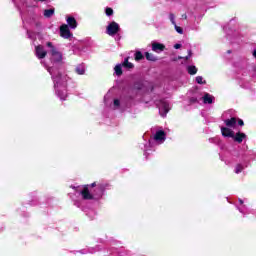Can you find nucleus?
Returning <instances> with one entry per match:
<instances>
[{"label": "nucleus", "instance_id": "obj_1", "mask_svg": "<svg viewBox=\"0 0 256 256\" xmlns=\"http://www.w3.org/2000/svg\"><path fill=\"white\" fill-rule=\"evenodd\" d=\"M46 45L50 49L51 63L53 64L52 67H46V69L54 81V89L57 97H59L61 101H65V99H67V75H61L59 68H57V64L63 61V54L53 46V43L47 42Z\"/></svg>", "mask_w": 256, "mask_h": 256}, {"label": "nucleus", "instance_id": "obj_2", "mask_svg": "<svg viewBox=\"0 0 256 256\" xmlns=\"http://www.w3.org/2000/svg\"><path fill=\"white\" fill-rule=\"evenodd\" d=\"M105 187V184H98L93 194L89 193V188L84 187L81 191L82 198L85 200L101 199L103 197V193H105Z\"/></svg>", "mask_w": 256, "mask_h": 256}, {"label": "nucleus", "instance_id": "obj_3", "mask_svg": "<svg viewBox=\"0 0 256 256\" xmlns=\"http://www.w3.org/2000/svg\"><path fill=\"white\" fill-rule=\"evenodd\" d=\"M119 31H121V26L115 21L110 22L106 27V33L110 37H115Z\"/></svg>", "mask_w": 256, "mask_h": 256}, {"label": "nucleus", "instance_id": "obj_4", "mask_svg": "<svg viewBox=\"0 0 256 256\" xmlns=\"http://www.w3.org/2000/svg\"><path fill=\"white\" fill-rule=\"evenodd\" d=\"M158 109L161 117H167V114L170 111L169 102L165 100H160L158 103Z\"/></svg>", "mask_w": 256, "mask_h": 256}, {"label": "nucleus", "instance_id": "obj_5", "mask_svg": "<svg viewBox=\"0 0 256 256\" xmlns=\"http://www.w3.org/2000/svg\"><path fill=\"white\" fill-rule=\"evenodd\" d=\"M60 35L63 37V39H69V37H71V31L69 30V26L67 24L60 26Z\"/></svg>", "mask_w": 256, "mask_h": 256}, {"label": "nucleus", "instance_id": "obj_6", "mask_svg": "<svg viewBox=\"0 0 256 256\" xmlns=\"http://www.w3.org/2000/svg\"><path fill=\"white\" fill-rule=\"evenodd\" d=\"M36 57H38V59H45V57H47V51H45L43 46H36Z\"/></svg>", "mask_w": 256, "mask_h": 256}, {"label": "nucleus", "instance_id": "obj_7", "mask_svg": "<svg viewBox=\"0 0 256 256\" xmlns=\"http://www.w3.org/2000/svg\"><path fill=\"white\" fill-rule=\"evenodd\" d=\"M224 123H225L226 127L230 128V129H235V127H237V118L232 117L230 119H226V120H224Z\"/></svg>", "mask_w": 256, "mask_h": 256}, {"label": "nucleus", "instance_id": "obj_8", "mask_svg": "<svg viewBox=\"0 0 256 256\" xmlns=\"http://www.w3.org/2000/svg\"><path fill=\"white\" fill-rule=\"evenodd\" d=\"M232 139L236 141V143H243V140L247 139V135L243 132H238L233 135Z\"/></svg>", "mask_w": 256, "mask_h": 256}, {"label": "nucleus", "instance_id": "obj_9", "mask_svg": "<svg viewBox=\"0 0 256 256\" xmlns=\"http://www.w3.org/2000/svg\"><path fill=\"white\" fill-rule=\"evenodd\" d=\"M221 133L223 137H231V138H233V135L235 134V132H233V130H231V128L229 127H221Z\"/></svg>", "mask_w": 256, "mask_h": 256}, {"label": "nucleus", "instance_id": "obj_10", "mask_svg": "<svg viewBox=\"0 0 256 256\" xmlns=\"http://www.w3.org/2000/svg\"><path fill=\"white\" fill-rule=\"evenodd\" d=\"M154 139L158 143H163L165 141V132L163 130L157 131L156 134L154 135Z\"/></svg>", "mask_w": 256, "mask_h": 256}, {"label": "nucleus", "instance_id": "obj_11", "mask_svg": "<svg viewBox=\"0 0 256 256\" xmlns=\"http://www.w3.org/2000/svg\"><path fill=\"white\" fill-rule=\"evenodd\" d=\"M66 22L69 25L70 29H77V20H75V17L68 16L66 18Z\"/></svg>", "mask_w": 256, "mask_h": 256}, {"label": "nucleus", "instance_id": "obj_12", "mask_svg": "<svg viewBox=\"0 0 256 256\" xmlns=\"http://www.w3.org/2000/svg\"><path fill=\"white\" fill-rule=\"evenodd\" d=\"M164 50H165V45L157 42L152 44V51H155V53H161V51H164Z\"/></svg>", "mask_w": 256, "mask_h": 256}, {"label": "nucleus", "instance_id": "obj_13", "mask_svg": "<svg viewBox=\"0 0 256 256\" xmlns=\"http://www.w3.org/2000/svg\"><path fill=\"white\" fill-rule=\"evenodd\" d=\"M202 101L205 104L211 105V103H213V96H211V94H209V93H206L202 97Z\"/></svg>", "mask_w": 256, "mask_h": 256}, {"label": "nucleus", "instance_id": "obj_14", "mask_svg": "<svg viewBox=\"0 0 256 256\" xmlns=\"http://www.w3.org/2000/svg\"><path fill=\"white\" fill-rule=\"evenodd\" d=\"M114 73L115 75H117L118 77L123 75V66L121 64H117L114 68Z\"/></svg>", "mask_w": 256, "mask_h": 256}, {"label": "nucleus", "instance_id": "obj_15", "mask_svg": "<svg viewBox=\"0 0 256 256\" xmlns=\"http://www.w3.org/2000/svg\"><path fill=\"white\" fill-rule=\"evenodd\" d=\"M76 73L78 75H85V65L80 64L76 67Z\"/></svg>", "mask_w": 256, "mask_h": 256}, {"label": "nucleus", "instance_id": "obj_16", "mask_svg": "<svg viewBox=\"0 0 256 256\" xmlns=\"http://www.w3.org/2000/svg\"><path fill=\"white\" fill-rule=\"evenodd\" d=\"M55 14V9H46L44 10V17H53V15Z\"/></svg>", "mask_w": 256, "mask_h": 256}, {"label": "nucleus", "instance_id": "obj_17", "mask_svg": "<svg viewBox=\"0 0 256 256\" xmlns=\"http://www.w3.org/2000/svg\"><path fill=\"white\" fill-rule=\"evenodd\" d=\"M187 71H188L189 75H196L197 74V67L188 66Z\"/></svg>", "mask_w": 256, "mask_h": 256}, {"label": "nucleus", "instance_id": "obj_18", "mask_svg": "<svg viewBox=\"0 0 256 256\" xmlns=\"http://www.w3.org/2000/svg\"><path fill=\"white\" fill-rule=\"evenodd\" d=\"M123 67H126L127 69H133V63L129 62V58L124 60Z\"/></svg>", "mask_w": 256, "mask_h": 256}, {"label": "nucleus", "instance_id": "obj_19", "mask_svg": "<svg viewBox=\"0 0 256 256\" xmlns=\"http://www.w3.org/2000/svg\"><path fill=\"white\" fill-rule=\"evenodd\" d=\"M243 169H245V166H243V164H237L235 167V173L239 174L241 173V171H243Z\"/></svg>", "mask_w": 256, "mask_h": 256}, {"label": "nucleus", "instance_id": "obj_20", "mask_svg": "<svg viewBox=\"0 0 256 256\" xmlns=\"http://www.w3.org/2000/svg\"><path fill=\"white\" fill-rule=\"evenodd\" d=\"M146 59L148 61H156L157 59L154 57L153 54H150L149 52H146Z\"/></svg>", "mask_w": 256, "mask_h": 256}, {"label": "nucleus", "instance_id": "obj_21", "mask_svg": "<svg viewBox=\"0 0 256 256\" xmlns=\"http://www.w3.org/2000/svg\"><path fill=\"white\" fill-rule=\"evenodd\" d=\"M196 82L199 84V85H205V83H207L205 80L203 81V78L201 76H197L196 77Z\"/></svg>", "mask_w": 256, "mask_h": 256}, {"label": "nucleus", "instance_id": "obj_22", "mask_svg": "<svg viewBox=\"0 0 256 256\" xmlns=\"http://www.w3.org/2000/svg\"><path fill=\"white\" fill-rule=\"evenodd\" d=\"M141 59H143V53H141V52H136V53H135V60H136V61H141Z\"/></svg>", "mask_w": 256, "mask_h": 256}, {"label": "nucleus", "instance_id": "obj_23", "mask_svg": "<svg viewBox=\"0 0 256 256\" xmlns=\"http://www.w3.org/2000/svg\"><path fill=\"white\" fill-rule=\"evenodd\" d=\"M175 31L179 33L180 35H183V28L177 26V24L174 25Z\"/></svg>", "mask_w": 256, "mask_h": 256}, {"label": "nucleus", "instance_id": "obj_24", "mask_svg": "<svg viewBox=\"0 0 256 256\" xmlns=\"http://www.w3.org/2000/svg\"><path fill=\"white\" fill-rule=\"evenodd\" d=\"M105 13L108 17H111V15H113V8H106Z\"/></svg>", "mask_w": 256, "mask_h": 256}, {"label": "nucleus", "instance_id": "obj_25", "mask_svg": "<svg viewBox=\"0 0 256 256\" xmlns=\"http://www.w3.org/2000/svg\"><path fill=\"white\" fill-rule=\"evenodd\" d=\"M169 19H170L172 25L177 24V23L175 22V15H174V14H170V15H169Z\"/></svg>", "mask_w": 256, "mask_h": 256}, {"label": "nucleus", "instance_id": "obj_26", "mask_svg": "<svg viewBox=\"0 0 256 256\" xmlns=\"http://www.w3.org/2000/svg\"><path fill=\"white\" fill-rule=\"evenodd\" d=\"M193 52L191 50H188V56H186V59H189L190 57H192Z\"/></svg>", "mask_w": 256, "mask_h": 256}, {"label": "nucleus", "instance_id": "obj_27", "mask_svg": "<svg viewBox=\"0 0 256 256\" xmlns=\"http://www.w3.org/2000/svg\"><path fill=\"white\" fill-rule=\"evenodd\" d=\"M119 105H120V102H119V100H114V107H119Z\"/></svg>", "mask_w": 256, "mask_h": 256}, {"label": "nucleus", "instance_id": "obj_28", "mask_svg": "<svg viewBox=\"0 0 256 256\" xmlns=\"http://www.w3.org/2000/svg\"><path fill=\"white\" fill-rule=\"evenodd\" d=\"M174 49H181V44H175Z\"/></svg>", "mask_w": 256, "mask_h": 256}, {"label": "nucleus", "instance_id": "obj_29", "mask_svg": "<svg viewBox=\"0 0 256 256\" xmlns=\"http://www.w3.org/2000/svg\"><path fill=\"white\" fill-rule=\"evenodd\" d=\"M238 125H240V127H243L244 125L243 120H238Z\"/></svg>", "mask_w": 256, "mask_h": 256}, {"label": "nucleus", "instance_id": "obj_30", "mask_svg": "<svg viewBox=\"0 0 256 256\" xmlns=\"http://www.w3.org/2000/svg\"><path fill=\"white\" fill-rule=\"evenodd\" d=\"M240 213H244V209L243 208H239Z\"/></svg>", "mask_w": 256, "mask_h": 256}, {"label": "nucleus", "instance_id": "obj_31", "mask_svg": "<svg viewBox=\"0 0 256 256\" xmlns=\"http://www.w3.org/2000/svg\"><path fill=\"white\" fill-rule=\"evenodd\" d=\"M96 185L97 184L94 182V183L91 184V187H96Z\"/></svg>", "mask_w": 256, "mask_h": 256}, {"label": "nucleus", "instance_id": "obj_32", "mask_svg": "<svg viewBox=\"0 0 256 256\" xmlns=\"http://www.w3.org/2000/svg\"><path fill=\"white\" fill-rule=\"evenodd\" d=\"M240 205H243V200L239 199Z\"/></svg>", "mask_w": 256, "mask_h": 256}, {"label": "nucleus", "instance_id": "obj_33", "mask_svg": "<svg viewBox=\"0 0 256 256\" xmlns=\"http://www.w3.org/2000/svg\"><path fill=\"white\" fill-rule=\"evenodd\" d=\"M223 117H227V113H224V114H223Z\"/></svg>", "mask_w": 256, "mask_h": 256}, {"label": "nucleus", "instance_id": "obj_34", "mask_svg": "<svg viewBox=\"0 0 256 256\" xmlns=\"http://www.w3.org/2000/svg\"><path fill=\"white\" fill-rule=\"evenodd\" d=\"M144 155H147V150H144Z\"/></svg>", "mask_w": 256, "mask_h": 256}, {"label": "nucleus", "instance_id": "obj_35", "mask_svg": "<svg viewBox=\"0 0 256 256\" xmlns=\"http://www.w3.org/2000/svg\"><path fill=\"white\" fill-rule=\"evenodd\" d=\"M28 36L31 37V35H29V32H28Z\"/></svg>", "mask_w": 256, "mask_h": 256}, {"label": "nucleus", "instance_id": "obj_36", "mask_svg": "<svg viewBox=\"0 0 256 256\" xmlns=\"http://www.w3.org/2000/svg\"><path fill=\"white\" fill-rule=\"evenodd\" d=\"M40 1H45V0H40Z\"/></svg>", "mask_w": 256, "mask_h": 256}]
</instances>
